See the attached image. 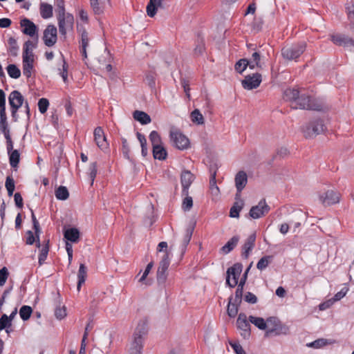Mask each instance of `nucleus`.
Segmentation results:
<instances>
[{"mask_svg":"<svg viewBox=\"0 0 354 354\" xmlns=\"http://www.w3.org/2000/svg\"><path fill=\"white\" fill-rule=\"evenodd\" d=\"M283 97L286 100L291 102V106L294 109H319V106L308 103H301V101H308L305 95L299 96V91L296 88H287L283 93Z\"/></svg>","mask_w":354,"mask_h":354,"instance_id":"1","label":"nucleus"},{"mask_svg":"<svg viewBox=\"0 0 354 354\" xmlns=\"http://www.w3.org/2000/svg\"><path fill=\"white\" fill-rule=\"evenodd\" d=\"M57 22L59 34L65 39L73 30L74 17L70 13L57 14Z\"/></svg>","mask_w":354,"mask_h":354,"instance_id":"2","label":"nucleus"},{"mask_svg":"<svg viewBox=\"0 0 354 354\" xmlns=\"http://www.w3.org/2000/svg\"><path fill=\"white\" fill-rule=\"evenodd\" d=\"M306 47V44L304 42L286 46L282 48L281 55L285 59H296L304 52Z\"/></svg>","mask_w":354,"mask_h":354,"instance_id":"3","label":"nucleus"},{"mask_svg":"<svg viewBox=\"0 0 354 354\" xmlns=\"http://www.w3.org/2000/svg\"><path fill=\"white\" fill-rule=\"evenodd\" d=\"M169 137L172 145L178 149L185 150L189 147V140L180 131L171 129Z\"/></svg>","mask_w":354,"mask_h":354,"instance_id":"4","label":"nucleus"},{"mask_svg":"<svg viewBox=\"0 0 354 354\" xmlns=\"http://www.w3.org/2000/svg\"><path fill=\"white\" fill-rule=\"evenodd\" d=\"M170 253L165 252L161 257V260L157 270V281L159 283H164L167 278V269L170 263Z\"/></svg>","mask_w":354,"mask_h":354,"instance_id":"5","label":"nucleus"},{"mask_svg":"<svg viewBox=\"0 0 354 354\" xmlns=\"http://www.w3.org/2000/svg\"><path fill=\"white\" fill-rule=\"evenodd\" d=\"M243 266L241 263H235L229 268L226 272V283L230 288L235 287L238 283V279L242 272Z\"/></svg>","mask_w":354,"mask_h":354,"instance_id":"6","label":"nucleus"},{"mask_svg":"<svg viewBox=\"0 0 354 354\" xmlns=\"http://www.w3.org/2000/svg\"><path fill=\"white\" fill-rule=\"evenodd\" d=\"M322 120H317L310 122L303 129L306 138H313L324 131Z\"/></svg>","mask_w":354,"mask_h":354,"instance_id":"7","label":"nucleus"},{"mask_svg":"<svg viewBox=\"0 0 354 354\" xmlns=\"http://www.w3.org/2000/svg\"><path fill=\"white\" fill-rule=\"evenodd\" d=\"M270 210L265 199H261L257 205L252 206L249 212V215L253 219L260 218L266 215Z\"/></svg>","mask_w":354,"mask_h":354,"instance_id":"8","label":"nucleus"},{"mask_svg":"<svg viewBox=\"0 0 354 354\" xmlns=\"http://www.w3.org/2000/svg\"><path fill=\"white\" fill-rule=\"evenodd\" d=\"M24 98L18 91H12L8 97L9 104L11 107L12 116L15 118L18 109L22 106Z\"/></svg>","mask_w":354,"mask_h":354,"instance_id":"9","label":"nucleus"},{"mask_svg":"<svg viewBox=\"0 0 354 354\" xmlns=\"http://www.w3.org/2000/svg\"><path fill=\"white\" fill-rule=\"evenodd\" d=\"M43 40L44 44L48 47L53 46L57 40V28L53 25L49 24L44 30Z\"/></svg>","mask_w":354,"mask_h":354,"instance_id":"10","label":"nucleus"},{"mask_svg":"<svg viewBox=\"0 0 354 354\" xmlns=\"http://www.w3.org/2000/svg\"><path fill=\"white\" fill-rule=\"evenodd\" d=\"M339 198V194L332 189L327 190L326 192L319 195V201L324 206H329L338 203Z\"/></svg>","mask_w":354,"mask_h":354,"instance_id":"11","label":"nucleus"},{"mask_svg":"<svg viewBox=\"0 0 354 354\" xmlns=\"http://www.w3.org/2000/svg\"><path fill=\"white\" fill-rule=\"evenodd\" d=\"M262 81L260 73H254L245 77L241 81L243 87L246 90H252L257 88Z\"/></svg>","mask_w":354,"mask_h":354,"instance_id":"12","label":"nucleus"},{"mask_svg":"<svg viewBox=\"0 0 354 354\" xmlns=\"http://www.w3.org/2000/svg\"><path fill=\"white\" fill-rule=\"evenodd\" d=\"M238 329L241 330V335L248 339L250 336V325L245 313H240L236 320Z\"/></svg>","mask_w":354,"mask_h":354,"instance_id":"13","label":"nucleus"},{"mask_svg":"<svg viewBox=\"0 0 354 354\" xmlns=\"http://www.w3.org/2000/svg\"><path fill=\"white\" fill-rule=\"evenodd\" d=\"M93 134L94 140L97 147L102 151L106 150L109 148V143L102 127L95 128Z\"/></svg>","mask_w":354,"mask_h":354,"instance_id":"14","label":"nucleus"},{"mask_svg":"<svg viewBox=\"0 0 354 354\" xmlns=\"http://www.w3.org/2000/svg\"><path fill=\"white\" fill-rule=\"evenodd\" d=\"M142 349V338L141 335L133 334V339L131 342L127 354H141Z\"/></svg>","mask_w":354,"mask_h":354,"instance_id":"15","label":"nucleus"},{"mask_svg":"<svg viewBox=\"0 0 354 354\" xmlns=\"http://www.w3.org/2000/svg\"><path fill=\"white\" fill-rule=\"evenodd\" d=\"M32 223H33L34 229L35 230L36 236L37 238V241L35 240L33 233L31 231H28L27 232L26 243L28 245H32L34 243V242L36 241L37 246L38 248H39L40 247V242H39V233L40 232L39 224L32 212Z\"/></svg>","mask_w":354,"mask_h":354,"instance_id":"16","label":"nucleus"},{"mask_svg":"<svg viewBox=\"0 0 354 354\" xmlns=\"http://www.w3.org/2000/svg\"><path fill=\"white\" fill-rule=\"evenodd\" d=\"M20 25L22 28V32L30 37H34L37 35V27L30 19L24 18L21 20Z\"/></svg>","mask_w":354,"mask_h":354,"instance_id":"17","label":"nucleus"},{"mask_svg":"<svg viewBox=\"0 0 354 354\" xmlns=\"http://www.w3.org/2000/svg\"><path fill=\"white\" fill-rule=\"evenodd\" d=\"M235 185L237 189L236 198L241 197V192L244 189L248 183V176L245 172L239 171L235 176Z\"/></svg>","mask_w":354,"mask_h":354,"instance_id":"18","label":"nucleus"},{"mask_svg":"<svg viewBox=\"0 0 354 354\" xmlns=\"http://www.w3.org/2000/svg\"><path fill=\"white\" fill-rule=\"evenodd\" d=\"M91 8L95 15H102L110 3V0H89Z\"/></svg>","mask_w":354,"mask_h":354,"instance_id":"19","label":"nucleus"},{"mask_svg":"<svg viewBox=\"0 0 354 354\" xmlns=\"http://www.w3.org/2000/svg\"><path fill=\"white\" fill-rule=\"evenodd\" d=\"M194 180V176L189 171H184L181 174V184L183 195H188V189Z\"/></svg>","mask_w":354,"mask_h":354,"instance_id":"20","label":"nucleus"},{"mask_svg":"<svg viewBox=\"0 0 354 354\" xmlns=\"http://www.w3.org/2000/svg\"><path fill=\"white\" fill-rule=\"evenodd\" d=\"M165 0H149L146 11L147 14L150 17H153L159 8H162L163 3Z\"/></svg>","mask_w":354,"mask_h":354,"instance_id":"21","label":"nucleus"},{"mask_svg":"<svg viewBox=\"0 0 354 354\" xmlns=\"http://www.w3.org/2000/svg\"><path fill=\"white\" fill-rule=\"evenodd\" d=\"M331 40L335 44L344 47H351L353 44V39L340 34L332 35Z\"/></svg>","mask_w":354,"mask_h":354,"instance_id":"22","label":"nucleus"},{"mask_svg":"<svg viewBox=\"0 0 354 354\" xmlns=\"http://www.w3.org/2000/svg\"><path fill=\"white\" fill-rule=\"evenodd\" d=\"M248 59L250 63V69H254L255 68L262 69L264 66L262 56L259 52H254L250 58Z\"/></svg>","mask_w":354,"mask_h":354,"instance_id":"23","label":"nucleus"},{"mask_svg":"<svg viewBox=\"0 0 354 354\" xmlns=\"http://www.w3.org/2000/svg\"><path fill=\"white\" fill-rule=\"evenodd\" d=\"M268 330L266 331L267 335H270L275 333L279 334L278 330L281 328L280 322L276 317H269L266 320Z\"/></svg>","mask_w":354,"mask_h":354,"instance_id":"24","label":"nucleus"},{"mask_svg":"<svg viewBox=\"0 0 354 354\" xmlns=\"http://www.w3.org/2000/svg\"><path fill=\"white\" fill-rule=\"evenodd\" d=\"M255 240H256L255 234H250L246 239L245 243H244V245L243 246V252H242V255L245 258L247 259L248 257L250 252L253 249V248L254 246Z\"/></svg>","mask_w":354,"mask_h":354,"instance_id":"25","label":"nucleus"},{"mask_svg":"<svg viewBox=\"0 0 354 354\" xmlns=\"http://www.w3.org/2000/svg\"><path fill=\"white\" fill-rule=\"evenodd\" d=\"M236 201L234 203L232 207L230 208V216L232 218H239V212L242 210L244 206V202L241 199V197L235 198Z\"/></svg>","mask_w":354,"mask_h":354,"instance_id":"26","label":"nucleus"},{"mask_svg":"<svg viewBox=\"0 0 354 354\" xmlns=\"http://www.w3.org/2000/svg\"><path fill=\"white\" fill-rule=\"evenodd\" d=\"M239 241V236H234L221 248V252L224 254H228L235 248Z\"/></svg>","mask_w":354,"mask_h":354,"instance_id":"27","label":"nucleus"},{"mask_svg":"<svg viewBox=\"0 0 354 354\" xmlns=\"http://www.w3.org/2000/svg\"><path fill=\"white\" fill-rule=\"evenodd\" d=\"M39 11L43 19H49L53 17V6L50 4L41 3Z\"/></svg>","mask_w":354,"mask_h":354,"instance_id":"28","label":"nucleus"},{"mask_svg":"<svg viewBox=\"0 0 354 354\" xmlns=\"http://www.w3.org/2000/svg\"><path fill=\"white\" fill-rule=\"evenodd\" d=\"M64 238L73 243L78 241L80 232L76 228H69L64 232Z\"/></svg>","mask_w":354,"mask_h":354,"instance_id":"29","label":"nucleus"},{"mask_svg":"<svg viewBox=\"0 0 354 354\" xmlns=\"http://www.w3.org/2000/svg\"><path fill=\"white\" fill-rule=\"evenodd\" d=\"M133 118L142 124H147L151 122L150 116L145 112L141 111H134Z\"/></svg>","mask_w":354,"mask_h":354,"instance_id":"30","label":"nucleus"},{"mask_svg":"<svg viewBox=\"0 0 354 354\" xmlns=\"http://www.w3.org/2000/svg\"><path fill=\"white\" fill-rule=\"evenodd\" d=\"M87 276V269L84 264L81 263L78 270V283L77 289L80 291L81 286L85 282Z\"/></svg>","mask_w":354,"mask_h":354,"instance_id":"31","label":"nucleus"},{"mask_svg":"<svg viewBox=\"0 0 354 354\" xmlns=\"http://www.w3.org/2000/svg\"><path fill=\"white\" fill-rule=\"evenodd\" d=\"M153 155L155 159L165 160L167 157V151L162 145L153 147Z\"/></svg>","mask_w":354,"mask_h":354,"instance_id":"32","label":"nucleus"},{"mask_svg":"<svg viewBox=\"0 0 354 354\" xmlns=\"http://www.w3.org/2000/svg\"><path fill=\"white\" fill-rule=\"evenodd\" d=\"M240 304L241 303H236V301L232 300V298L230 299L227 311V315L230 317H234L236 316Z\"/></svg>","mask_w":354,"mask_h":354,"instance_id":"33","label":"nucleus"},{"mask_svg":"<svg viewBox=\"0 0 354 354\" xmlns=\"http://www.w3.org/2000/svg\"><path fill=\"white\" fill-rule=\"evenodd\" d=\"M334 342H335L334 341L322 338V339H318L313 342L308 344L307 346L308 347H312L314 348H320L326 345L332 344Z\"/></svg>","mask_w":354,"mask_h":354,"instance_id":"34","label":"nucleus"},{"mask_svg":"<svg viewBox=\"0 0 354 354\" xmlns=\"http://www.w3.org/2000/svg\"><path fill=\"white\" fill-rule=\"evenodd\" d=\"M190 118L192 122L198 125L203 124L205 122L204 117L198 109H195L191 113Z\"/></svg>","mask_w":354,"mask_h":354,"instance_id":"35","label":"nucleus"},{"mask_svg":"<svg viewBox=\"0 0 354 354\" xmlns=\"http://www.w3.org/2000/svg\"><path fill=\"white\" fill-rule=\"evenodd\" d=\"M249 321L260 330H266L267 328L266 321L261 317L250 316Z\"/></svg>","mask_w":354,"mask_h":354,"instance_id":"36","label":"nucleus"},{"mask_svg":"<svg viewBox=\"0 0 354 354\" xmlns=\"http://www.w3.org/2000/svg\"><path fill=\"white\" fill-rule=\"evenodd\" d=\"M59 64L62 68H58L57 72L62 76L63 81L66 83L68 82L67 64L63 58L60 59Z\"/></svg>","mask_w":354,"mask_h":354,"instance_id":"37","label":"nucleus"},{"mask_svg":"<svg viewBox=\"0 0 354 354\" xmlns=\"http://www.w3.org/2000/svg\"><path fill=\"white\" fill-rule=\"evenodd\" d=\"M55 196L59 200H66L69 196V193L66 187L60 186L55 190Z\"/></svg>","mask_w":354,"mask_h":354,"instance_id":"38","label":"nucleus"},{"mask_svg":"<svg viewBox=\"0 0 354 354\" xmlns=\"http://www.w3.org/2000/svg\"><path fill=\"white\" fill-rule=\"evenodd\" d=\"M7 72L9 76L14 79H17L21 76L19 68L15 64H10L7 67Z\"/></svg>","mask_w":354,"mask_h":354,"instance_id":"39","label":"nucleus"},{"mask_svg":"<svg viewBox=\"0 0 354 354\" xmlns=\"http://www.w3.org/2000/svg\"><path fill=\"white\" fill-rule=\"evenodd\" d=\"M250 67V63L248 59H241L235 64L234 68L236 72L242 73L246 68Z\"/></svg>","mask_w":354,"mask_h":354,"instance_id":"40","label":"nucleus"},{"mask_svg":"<svg viewBox=\"0 0 354 354\" xmlns=\"http://www.w3.org/2000/svg\"><path fill=\"white\" fill-rule=\"evenodd\" d=\"M10 164L12 167H17V165L19 162L20 159V154L17 150H13L12 151L10 152Z\"/></svg>","mask_w":354,"mask_h":354,"instance_id":"41","label":"nucleus"},{"mask_svg":"<svg viewBox=\"0 0 354 354\" xmlns=\"http://www.w3.org/2000/svg\"><path fill=\"white\" fill-rule=\"evenodd\" d=\"M32 312V310L30 306H23L19 310V315L24 321H26L30 318Z\"/></svg>","mask_w":354,"mask_h":354,"instance_id":"42","label":"nucleus"},{"mask_svg":"<svg viewBox=\"0 0 354 354\" xmlns=\"http://www.w3.org/2000/svg\"><path fill=\"white\" fill-rule=\"evenodd\" d=\"M272 256H264L258 261L257 264V268L259 270H262L268 267V266L272 261Z\"/></svg>","mask_w":354,"mask_h":354,"instance_id":"43","label":"nucleus"},{"mask_svg":"<svg viewBox=\"0 0 354 354\" xmlns=\"http://www.w3.org/2000/svg\"><path fill=\"white\" fill-rule=\"evenodd\" d=\"M137 138L140 143V146L142 148V155L145 157L147 155V140L142 134L138 132L137 133Z\"/></svg>","mask_w":354,"mask_h":354,"instance_id":"44","label":"nucleus"},{"mask_svg":"<svg viewBox=\"0 0 354 354\" xmlns=\"http://www.w3.org/2000/svg\"><path fill=\"white\" fill-rule=\"evenodd\" d=\"M237 288L235 292L234 297H232V300L236 301V303H241L243 292V282L237 284Z\"/></svg>","mask_w":354,"mask_h":354,"instance_id":"45","label":"nucleus"},{"mask_svg":"<svg viewBox=\"0 0 354 354\" xmlns=\"http://www.w3.org/2000/svg\"><path fill=\"white\" fill-rule=\"evenodd\" d=\"M149 139L153 147L162 145L160 135L156 131H152L149 135Z\"/></svg>","mask_w":354,"mask_h":354,"instance_id":"46","label":"nucleus"},{"mask_svg":"<svg viewBox=\"0 0 354 354\" xmlns=\"http://www.w3.org/2000/svg\"><path fill=\"white\" fill-rule=\"evenodd\" d=\"M209 184L211 194L215 197L218 196L220 191L218 186L216 185L215 175H214L212 178L210 179Z\"/></svg>","mask_w":354,"mask_h":354,"instance_id":"47","label":"nucleus"},{"mask_svg":"<svg viewBox=\"0 0 354 354\" xmlns=\"http://www.w3.org/2000/svg\"><path fill=\"white\" fill-rule=\"evenodd\" d=\"M147 326L146 320H141L138 323L134 334L137 333L138 335H141L142 337L147 333Z\"/></svg>","mask_w":354,"mask_h":354,"instance_id":"48","label":"nucleus"},{"mask_svg":"<svg viewBox=\"0 0 354 354\" xmlns=\"http://www.w3.org/2000/svg\"><path fill=\"white\" fill-rule=\"evenodd\" d=\"M6 187L8 191V194L9 196H11L13 194L14 190H15V181L14 180L10 177L8 176L6 178Z\"/></svg>","mask_w":354,"mask_h":354,"instance_id":"49","label":"nucleus"},{"mask_svg":"<svg viewBox=\"0 0 354 354\" xmlns=\"http://www.w3.org/2000/svg\"><path fill=\"white\" fill-rule=\"evenodd\" d=\"M97 162H94L90 164L89 168H88V176L91 178V185L93 184L95 178L97 174Z\"/></svg>","mask_w":354,"mask_h":354,"instance_id":"50","label":"nucleus"},{"mask_svg":"<svg viewBox=\"0 0 354 354\" xmlns=\"http://www.w3.org/2000/svg\"><path fill=\"white\" fill-rule=\"evenodd\" d=\"M49 248L48 243H46L41 250L40 254L39 256V265H42L45 260L47 258Z\"/></svg>","mask_w":354,"mask_h":354,"instance_id":"51","label":"nucleus"},{"mask_svg":"<svg viewBox=\"0 0 354 354\" xmlns=\"http://www.w3.org/2000/svg\"><path fill=\"white\" fill-rule=\"evenodd\" d=\"M48 106L49 102L46 98H41L38 102V107L41 113H45Z\"/></svg>","mask_w":354,"mask_h":354,"instance_id":"52","label":"nucleus"},{"mask_svg":"<svg viewBox=\"0 0 354 354\" xmlns=\"http://www.w3.org/2000/svg\"><path fill=\"white\" fill-rule=\"evenodd\" d=\"M11 326L10 319L6 314H3L0 318V330Z\"/></svg>","mask_w":354,"mask_h":354,"instance_id":"53","label":"nucleus"},{"mask_svg":"<svg viewBox=\"0 0 354 354\" xmlns=\"http://www.w3.org/2000/svg\"><path fill=\"white\" fill-rule=\"evenodd\" d=\"M185 196L186 197L183 200L182 207L185 211H189L193 205V201L191 196Z\"/></svg>","mask_w":354,"mask_h":354,"instance_id":"54","label":"nucleus"},{"mask_svg":"<svg viewBox=\"0 0 354 354\" xmlns=\"http://www.w3.org/2000/svg\"><path fill=\"white\" fill-rule=\"evenodd\" d=\"M8 271L6 267H3L0 270V286H3L8 279Z\"/></svg>","mask_w":354,"mask_h":354,"instance_id":"55","label":"nucleus"},{"mask_svg":"<svg viewBox=\"0 0 354 354\" xmlns=\"http://www.w3.org/2000/svg\"><path fill=\"white\" fill-rule=\"evenodd\" d=\"M348 288L346 287L343 288L339 292H337L333 298H332L333 300H334V302L337 301L342 299L348 292Z\"/></svg>","mask_w":354,"mask_h":354,"instance_id":"56","label":"nucleus"},{"mask_svg":"<svg viewBox=\"0 0 354 354\" xmlns=\"http://www.w3.org/2000/svg\"><path fill=\"white\" fill-rule=\"evenodd\" d=\"M244 300L249 304H256L257 297L252 292H248L244 296Z\"/></svg>","mask_w":354,"mask_h":354,"instance_id":"57","label":"nucleus"},{"mask_svg":"<svg viewBox=\"0 0 354 354\" xmlns=\"http://www.w3.org/2000/svg\"><path fill=\"white\" fill-rule=\"evenodd\" d=\"M35 48V44L30 40H28L24 44L23 53H32V50Z\"/></svg>","mask_w":354,"mask_h":354,"instance_id":"58","label":"nucleus"},{"mask_svg":"<svg viewBox=\"0 0 354 354\" xmlns=\"http://www.w3.org/2000/svg\"><path fill=\"white\" fill-rule=\"evenodd\" d=\"M230 344L236 354H245V352L239 343L235 342H230Z\"/></svg>","mask_w":354,"mask_h":354,"instance_id":"59","label":"nucleus"},{"mask_svg":"<svg viewBox=\"0 0 354 354\" xmlns=\"http://www.w3.org/2000/svg\"><path fill=\"white\" fill-rule=\"evenodd\" d=\"M33 68L32 64L26 63L23 64V73L27 77H30L31 72Z\"/></svg>","mask_w":354,"mask_h":354,"instance_id":"60","label":"nucleus"},{"mask_svg":"<svg viewBox=\"0 0 354 354\" xmlns=\"http://www.w3.org/2000/svg\"><path fill=\"white\" fill-rule=\"evenodd\" d=\"M153 266V262H150L149 263L147 264L142 275L141 276V277L139 279V282H141V283L144 282V281L148 276L149 273L150 272L151 270L152 269Z\"/></svg>","mask_w":354,"mask_h":354,"instance_id":"61","label":"nucleus"},{"mask_svg":"<svg viewBox=\"0 0 354 354\" xmlns=\"http://www.w3.org/2000/svg\"><path fill=\"white\" fill-rule=\"evenodd\" d=\"M55 315L59 319H64L66 316V308L64 307L57 308L55 311Z\"/></svg>","mask_w":354,"mask_h":354,"instance_id":"62","label":"nucleus"},{"mask_svg":"<svg viewBox=\"0 0 354 354\" xmlns=\"http://www.w3.org/2000/svg\"><path fill=\"white\" fill-rule=\"evenodd\" d=\"M33 53H23V64H33Z\"/></svg>","mask_w":354,"mask_h":354,"instance_id":"63","label":"nucleus"},{"mask_svg":"<svg viewBox=\"0 0 354 354\" xmlns=\"http://www.w3.org/2000/svg\"><path fill=\"white\" fill-rule=\"evenodd\" d=\"M192 234V231H190L189 230H186L184 237H183V248H185L189 243V241L191 240Z\"/></svg>","mask_w":354,"mask_h":354,"instance_id":"64","label":"nucleus"}]
</instances>
